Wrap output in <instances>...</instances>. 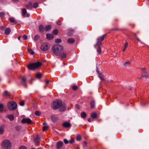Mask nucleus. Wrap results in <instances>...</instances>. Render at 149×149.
<instances>
[{"instance_id": "7", "label": "nucleus", "mask_w": 149, "mask_h": 149, "mask_svg": "<svg viewBox=\"0 0 149 149\" xmlns=\"http://www.w3.org/2000/svg\"><path fill=\"white\" fill-rule=\"evenodd\" d=\"M22 122L23 123H27L30 124L32 122V120L30 118H24L22 119Z\"/></svg>"}, {"instance_id": "28", "label": "nucleus", "mask_w": 149, "mask_h": 149, "mask_svg": "<svg viewBox=\"0 0 149 149\" xmlns=\"http://www.w3.org/2000/svg\"><path fill=\"white\" fill-rule=\"evenodd\" d=\"M128 43L127 42H126L125 43L124 45V49L123 50V52H124L125 51V49L128 46Z\"/></svg>"}, {"instance_id": "34", "label": "nucleus", "mask_w": 149, "mask_h": 149, "mask_svg": "<svg viewBox=\"0 0 149 149\" xmlns=\"http://www.w3.org/2000/svg\"><path fill=\"white\" fill-rule=\"evenodd\" d=\"M38 3L37 2L35 3L33 6V7L34 8H36L38 6Z\"/></svg>"}, {"instance_id": "36", "label": "nucleus", "mask_w": 149, "mask_h": 149, "mask_svg": "<svg viewBox=\"0 0 149 149\" xmlns=\"http://www.w3.org/2000/svg\"><path fill=\"white\" fill-rule=\"evenodd\" d=\"M35 114L37 116H40L41 114V113L40 111H36L35 112Z\"/></svg>"}, {"instance_id": "10", "label": "nucleus", "mask_w": 149, "mask_h": 149, "mask_svg": "<svg viewBox=\"0 0 149 149\" xmlns=\"http://www.w3.org/2000/svg\"><path fill=\"white\" fill-rule=\"evenodd\" d=\"M63 142L62 141H59L56 143V148L57 149H59L61 148L62 146Z\"/></svg>"}, {"instance_id": "63", "label": "nucleus", "mask_w": 149, "mask_h": 149, "mask_svg": "<svg viewBox=\"0 0 149 149\" xmlns=\"http://www.w3.org/2000/svg\"><path fill=\"white\" fill-rule=\"evenodd\" d=\"M38 149H42L41 147H39V148H38Z\"/></svg>"}, {"instance_id": "58", "label": "nucleus", "mask_w": 149, "mask_h": 149, "mask_svg": "<svg viewBox=\"0 0 149 149\" xmlns=\"http://www.w3.org/2000/svg\"><path fill=\"white\" fill-rule=\"evenodd\" d=\"M142 70L144 72H145L146 68H143L142 69Z\"/></svg>"}, {"instance_id": "20", "label": "nucleus", "mask_w": 149, "mask_h": 149, "mask_svg": "<svg viewBox=\"0 0 149 149\" xmlns=\"http://www.w3.org/2000/svg\"><path fill=\"white\" fill-rule=\"evenodd\" d=\"M6 117L10 119V120H13L14 119V117L12 115H7Z\"/></svg>"}, {"instance_id": "26", "label": "nucleus", "mask_w": 149, "mask_h": 149, "mask_svg": "<svg viewBox=\"0 0 149 149\" xmlns=\"http://www.w3.org/2000/svg\"><path fill=\"white\" fill-rule=\"evenodd\" d=\"M97 51L99 54H101V49L100 46H98V47L97 49Z\"/></svg>"}, {"instance_id": "31", "label": "nucleus", "mask_w": 149, "mask_h": 149, "mask_svg": "<svg viewBox=\"0 0 149 149\" xmlns=\"http://www.w3.org/2000/svg\"><path fill=\"white\" fill-rule=\"evenodd\" d=\"M28 52H29L31 55H33L34 54V52L33 51L32 49H28Z\"/></svg>"}, {"instance_id": "19", "label": "nucleus", "mask_w": 149, "mask_h": 149, "mask_svg": "<svg viewBox=\"0 0 149 149\" xmlns=\"http://www.w3.org/2000/svg\"><path fill=\"white\" fill-rule=\"evenodd\" d=\"M51 26L50 25H47L45 27V30L46 31H48L51 30Z\"/></svg>"}, {"instance_id": "56", "label": "nucleus", "mask_w": 149, "mask_h": 149, "mask_svg": "<svg viewBox=\"0 0 149 149\" xmlns=\"http://www.w3.org/2000/svg\"><path fill=\"white\" fill-rule=\"evenodd\" d=\"M88 120L89 122H91L92 121L91 119L90 118H88Z\"/></svg>"}, {"instance_id": "47", "label": "nucleus", "mask_w": 149, "mask_h": 149, "mask_svg": "<svg viewBox=\"0 0 149 149\" xmlns=\"http://www.w3.org/2000/svg\"><path fill=\"white\" fill-rule=\"evenodd\" d=\"M19 104L21 106H23L24 104V101H22L20 102Z\"/></svg>"}, {"instance_id": "5", "label": "nucleus", "mask_w": 149, "mask_h": 149, "mask_svg": "<svg viewBox=\"0 0 149 149\" xmlns=\"http://www.w3.org/2000/svg\"><path fill=\"white\" fill-rule=\"evenodd\" d=\"M61 104V101L56 100L54 102L52 105V107L53 109L56 110L59 108Z\"/></svg>"}, {"instance_id": "37", "label": "nucleus", "mask_w": 149, "mask_h": 149, "mask_svg": "<svg viewBox=\"0 0 149 149\" xmlns=\"http://www.w3.org/2000/svg\"><path fill=\"white\" fill-rule=\"evenodd\" d=\"M26 79L25 77H22V81L24 84L26 83Z\"/></svg>"}, {"instance_id": "42", "label": "nucleus", "mask_w": 149, "mask_h": 149, "mask_svg": "<svg viewBox=\"0 0 149 149\" xmlns=\"http://www.w3.org/2000/svg\"><path fill=\"white\" fill-rule=\"evenodd\" d=\"M74 139L73 138H72L69 141V142L70 144H72L74 142Z\"/></svg>"}, {"instance_id": "46", "label": "nucleus", "mask_w": 149, "mask_h": 149, "mask_svg": "<svg viewBox=\"0 0 149 149\" xmlns=\"http://www.w3.org/2000/svg\"><path fill=\"white\" fill-rule=\"evenodd\" d=\"M130 64V63L129 62L127 61L124 63V65L125 66L127 67V65H129Z\"/></svg>"}, {"instance_id": "6", "label": "nucleus", "mask_w": 149, "mask_h": 149, "mask_svg": "<svg viewBox=\"0 0 149 149\" xmlns=\"http://www.w3.org/2000/svg\"><path fill=\"white\" fill-rule=\"evenodd\" d=\"M50 47V44L48 43L45 42L42 44L40 47L41 49L43 51L48 50Z\"/></svg>"}, {"instance_id": "18", "label": "nucleus", "mask_w": 149, "mask_h": 149, "mask_svg": "<svg viewBox=\"0 0 149 149\" xmlns=\"http://www.w3.org/2000/svg\"><path fill=\"white\" fill-rule=\"evenodd\" d=\"M3 95L6 97H9L10 95V93L7 91H5L3 93Z\"/></svg>"}, {"instance_id": "1", "label": "nucleus", "mask_w": 149, "mask_h": 149, "mask_svg": "<svg viewBox=\"0 0 149 149\" xmlns=\"http://www.w3.org/2000/svg\"><path fill=\"white\" fill-rule=\"evenodd\" d=\"M64 50V47L58 44L54 45L52 48L53 53L56 56H60Z\"/></svg>"}, {"instance_id": "24", "label": "nucleus", "mask_w": 149, "mask_h": 149, "mask_svg": "<svg viewBox=\"0 0 149 149\" xmlns=\"http://www.w3.org/2000/svg\"><path fill=\"white\" fill-rule=\"evenodd\" d=\"M91 116L92 118H95L97 116V115L96 113H93L91 114Z\"/></svg>"}, {"instance_id": "62", "label": "nucleus", "mask_w": 149, "mask_h": 149, "mask_svg": "<svg viewBox=\"0 0 149 149\" xmlns=\"http://www.w3.org/2000/svg\"><path fill=\"white\" fill-rule=\"evenodd\" d=\"M38 38H34V40L36 41L38 40Z\"/></svg>"}, {"instance_id": "4", "label": "nucleus", "mask_w": 149, "mask_h": 149, "mask_svg": "<svg viewBox=\"0 0 149 149\" xmlns=\"http://www.w3.org/2000/svg\"><path fill=\"white\" fill-rule=\"evenodd\" d=\"M7 107L10 110H14L17 108V104L14 101H9L7 104Z\"/></svg>"}, {"instance_id": "12", "label": "nucleus", "mask_w": 149, "mask_h": 149, "mask_svg": "<svg viewBox=\"0 0 149 149\" xmlns=\"http://www.w3.org/2000/svg\"><path fill=\"white\" fill-rule=\"evenodd\" d=\"M34 141L35 143L38 144L40 141V138L38 135L34 139Z\"/></svg>"}, {"instance_id": "17", "label": "nucleus", "mask_w": 149, "mask_h": 149, "mask_svg": "<svg viewBox=\"0 0 149 149\" xmlns=\"http://www.w3.org/2000/svg\"><path fill=\"white\" fill-rule=\"evenodd\" d=\"M51 119L54 122L56 121L58 119V118L55 115H53L52 116Z\"/></svg>"}, {"instance_id": "32", "label": "nucleus", "mask_w": 149, "mask_h": 149, "mask_svg": "<svg viewBox=\"0 0 149 149\" xmlns=\"http://www.w3.org/2000/svg\"><path fill=\"white\" fill-rule=\"evenodd\" d=\"M36 77L38 79H40L41 77V74L40 73H37L36 74Z\"/></svg>"}, {"instance_id": "39", "label": "nucleus", "mask_w": 149, "mask_h": 149, "mask_svg": "<svg viewBox=\"0 0 149 149\" xmlns=\"http://www.w3.org/2000/svg\"><path fill=\"white\" fill-rule=\"evenodd\" d=\"M10 20L11 22H12V23L16 22V21H15V20L13 18H10Z\"/></svg>"}, {"instance_id": "14", "label": "nucleus", "mask_w": 149, "mask_h": 149, "mask_svg": "<svg viewBox=\"0 0 149 149\" xmlns=\"http://www.w3.org/2000/svg\"><path fill=\"white\" fill-rule=\"evenodd\" d=\"M39 30L40 32H43L45 31V28H44V26L41 24L39 26Z\"/></svg>"}, {"instance_id": "60", "label": "nucleus", "mask_w": 149, "mask_h": 149, "mask_svg": "<svg viewBox=\"0 0 149 149\" xmlns=\"http://www.w3.org/2000/svg\"><path fill=\"white\" fill-rule=\"evenodd\" d=\"M48 40H52L53 38H47Z\"/></svg>"}, {"instance_id": "43", "label": "nucleus", "mask_w": 149, "mask_h": 149, "mask_svg": "<svg viewBox=\"0 0 149 149\" xmlns=\"http://www.w3.org/2000/svg\"><path fill=\"white\" fill-rule=\"evenodd\" d=\"M19 149H27V148L25 146H21L19 148Z\"/></svg>"}, {"instance_id": "51", "label": "nucleus", "mask_w": 149, "mask_h": 149, "mask_svg": "<svg viewBox=\"0 0 149 149\" xmlns=\"http://www.w3.org/2000/svg\"><path fill=\"white\" fill-rule=\"evenodd\" d=\"M5 29V27L3 26H2L0 27V29L1 30H3Z\"/></svg>"}, {"instance_id": "41", "label": "nucleus", "mask_w": 149, "mask_h": 149, "mask_svg": "<svg viewBox=\"0 0 149 149\" xmlns=\"http://www.w3.org/2000/svg\"><path fill=\"white\" fill-rule=\"evenodd\" d=\"M78 88V87L76 85H74L72 87V89L73 90H76Z\"/></svg>"}, {"instance_id": "57", "label": "nucleus", "mask_w": 149, "mask_h": 149, "mask_svg": "<svg viewBox=\"0 0 149 149\" xmlns=\"http://www.w3.org/2000/svg\"><path fill=\"white\" fill-rule=\"evenodd\" d=\"M13 1L15 2H17L19 1V0H13Z\"/></svg>"}, {"instance_id": "49", "label": "nucleus", "mask_w": 149, "mask_h": 149, "mask_svg": "<svg viewBox=\"0 0 149 149\" xmlns=\"http://www.w3.org/2000/svg\"><path fill=\"white\" fill-rule=\"evenodd\" d=\"M64 142L65 144H67L68 143L69 141H68L67 139H64Z\"/></svg>"}, {"instance_id": "38", "label": "nucleus", "mask_w": 149, "mask_h": 149, "mask_svg": "<svg viewBox=\"0 0 149 149\" xmlns=\"http://www.w3.org/2000/svg\"><path fill=\"white\" fill-rule=\"evenodd\" d=\"M48 129V127L47 126H44L42 128V131H45L46 130H47Z\"/></svg>"}, {"instance_id": "21", "label": "nucleus", "mask_w": 149, "mask_h": 149, "mask_svg": "<svg viewBox=\"0 0 149 149\" xmlns=\"http://www.w3.org/2000/svg\"><path fill=\"white\" fill-rule=\"evenodd\" d=\"M90 104L92 109L94 108L95 106V102L93 100L92 101L90 102Z\"/></svg>"}, {"instance_id": "13", "label": "nucleus", "mask_w": 149, "mask_h": 149, "mask_svg": "<svg viewBox=\"0 0 149 149\" xmlns=\"http://www.w3.org/2000/svg\"><path fill=\"white\" fill-rule=\"evenodd\" d=\"M11 31L10 28H6L4 31V33L5 35H8L10 34Z\"/></svg>"}, {"instance_id": "33", "label": "nucleus", "mask_w": 149, "mask_h": 149, "mask_svg": "<svg viewBox=\"0 0 149 149\" xmlns=\"http://www.w3.org/2000/svg\"><path fill=\"white\" fill-rule=\"evenodd\" d=\"M81 137L80 135H78L77 136L76 139L78 141H80L81 140Z\"/></svg>"}, {"instance_id": "35", "label": "nucleus", "mask_w": 149, "mask_h": 149, "mask_svg": "<svg viewBox=\"0 0 149 149\" xmlns=\"http://www.w3.org/2000/svg\"><path fill=\"white\" fill-rule=\"evenodd\" d=\"M26 7L28 8H32V4L31 3H29V4L26 5Z\"/></svg>"}, {"instance_id": "3", "label": "nucleus", "mask_w": 149, "mask_h": 149, "mask_svg": "<svg viewBox=\"0 0 149 149\" xmlns=\"http://www.w3.org/2000/svg\"><path fill=\"white\" fill-rule=\"evenodd\" d=\"M42 65V63L40 62H37L36 63L29 64L27 65V68L29 69L32 70L37 68Z\"/></svg>"}, {"instance_id": "15", "label": "nucleus", "mask_w": 149, "mask_h": 149, "mask_svg": "<svg viewBox=\"0 0 149 149\" xmlns=\"http://www.w3.org/2000/svg\"><path fill=\"white\" fill-rule=\"evenodd\" d=\"M5 128L4 125H2L0 127V134H2L4 132Z\"/></svg>"}, {"instance_id": "44", "label": "nucleus", "mask_w": 149, "mask_h": 149, "mask_svg": "<svg viewBox=\"0 0 149 149\" xmlns=\"http://www.w3.org/2000/svg\"><path fill=\"white\" fill-rule=\"evenodd\" d=\"M20 126H16L15 127V129H16V130L17 131H19L20 130Z\"/></svg>"}, {"instance_id": "54", "label": "nucleus", "mask_w": 149, "mask_h": 149, "mask_svg": "<svg viewBox=\"0 0 149 149\" xmlns=\"http://www.w3.org/2000/svg\"><path fill=\"white\" fill-rule=\"evenodd\" d=\"M45 82H46V84H47L49 83V81L48 80H47L45 81Z\"/></svg>"}, {"instance_id": "61", "label": "nucleus", "mask_w": 149, "mask_h": 149, "mask_svg": "<svg viewBox=\"0 0 149 149\" xmlns=\"http://www.w3.org/2000/svg\"><path fill=\"white\" fill-rule=\"evenodd\" d=\"M22 37H25V38L27 37V36L26 35L24 34L23 36Z\"/></svg>"}, {"instance_id": "22", "label": "nucleus", "mask_w": 149, "mask_h": 149, "mask_svg": "<svg viewBox=\"0 0 149 149\" xmlns=\"http://www.w3.org/2000/svg\"><path fill=\"white\" fill-rule=\"evenodd\" d=\"M55 42L56 43H60L62 42V40L60 38H58L55 40Z\"/></svg>"}, {"instance_id": "50", "label": "nucleus", "mask_w": 149, "mask_h": 149, "mask_svg": "<svg viewBox=\"0 0 149 149\" xmlns=\"http://www.w3.org/2000/svg\"><path fill=\"white\" fill-rule=\"evenodd\" d=\"M5 15V13L3 12H1L0 13V17H1L3 16H4Z\"/></svg>"}, {"instance_id": "8", "label": "nucleus", "mask_w": 149, "mask_h": 149, "mask_svg": "<svg viewBox=\"0 0 149 149\" xmlns=\"http://www.w3.org/2000/svg\"><path fill=\"white\" fill-rule=\"evenodd\" d=\"M66 104H61L60 106L59 107V110L60 111H64L66 108Z\"/></svg>"}, {"instance_id": "2", "label": "nucleus", "mask_w": 149, "mask_h": 149, "mask_svg": "<svg viewBox=\"0 0 149 149\" xmlns=\"http://www.w3.org/2000/svg\"><path fill=\"white\" fill-rule=\"evenodd\" d=\"M1 146L3 149H10L11 143L9 140L5 139L2 141Z\"/></svg>"}, {"instance_id": "29", "label": "nucleus", "mask_w": 149, "mask_h": 149, "mask_svg": "<svg viewBox=\"0 0 149 149\" xmlns=\"http://www.w3.org/2000/svg\"><path fill=\"white\" fill-rule=\"evenodd\" d=\"M148 75L146 73H145V74L142 75V77L140 79H142L143 77L148 78Z\"/></svg>"}, {"instance_id": "52", "label": "nucleus", "mask_w": 149, "mask_h": 149, "mask_svg": "<svg viewBox=\"0 0 149 149\" xmlns=\"http://www.w3.org/2000/svg\"><path fill=\"white\" fill-rule=\"evenodd\" d=\"M87 144V142L85 141H84L83 143V145L84 146H86Z\"/></svg>"}, {"instance_id": "55", "label": "nucleus", "mask_w": 149, "mask_h": 149, "mask_svg": "<svg viewBox=\"0 0 149 149\" xmlns=\"http://www.w3.org/2000/svg\"><path fill=\"white\" fill-rule=\"evenodd\" d=\"M76 107L77 109H79V108H80V107H79V105L77 104L76 105Z\"/></svg>"}, {"instance_id": "9", "label": "nucleus", "mask_w": 149, "mask_h": 149, "mask_svg": "<svg viewBox=\"0 0 149 149\" xmlns=\"http://www.w3.org/2000/svg\"><path fill=\"white\" fill-rule=\"evenodd\" d=\"M62 125L63 127H70L71 126L70 123L67 122H65L63 123Z\"/></svg>"}, {"instance_id": "45", "label": "nucleus", "mask_w": 149, "mask_h": 149, "mask_svg": "<svg viewBox=\"0 0 149 149\" xmlns=\"http://www.w3.org/2000/svg\"><path fill=\"white\" fill-rule=\"evenodd\" d=\"M47 37H53L52 34L48 33L46 34Z\"/></svg>"}, {"instance_id": "64", "label": "nucleus", "mask_w": 149, "mask_h": 149, "mask_svg": "<svg viewBox=\"0 0 149 149\" xmlns=\"http://www.w3.org/2000/svg\"><path fill=\"white\" fill-rule=\"evenodd\" d=\"M27 38H24V40H26L27 39Z\"/></svg>"}, {"instance_id": "40", "label": "nucleus", "mask_w": 149, "mask_h": 149, "mask_svg": "<svg viewBox=\"0 0 149 149\" xmlns=\"http://www.w3.org/2000/svg\"><path fill=\"white\" fill-rule=\"evenodd\" d=\"M58 29H55L53 31V33L54 35H56L58 34Z\"/></svg>"}, {"instance_id": "27", "label": "nucleus", "mask_w": 149, "mask_h": 149, "mask_svg": "<svg viewBox=\"0 0 149 149\" xmlns=\"http://www.w3.org/2000/svg\"><path fill=\"white\" fill-rule=\"evenodd\" d=\"M4 109L3 105V104L0 103V112H2Z\"/></svg>"}, {"instance_id": "30", "label": "nucleus", "mask_w": 149, "mask_h": 149, "mask_svg": "<svg viewBox=\"0 0 149 149\" xmlns=\"http://www.w3.org/2000/svg\"><path fill=\"white\" fill-rule=\"evenodd\" d=\"M60 55H61V57L62 58H65L66 56V54L65 53L61 54Z\"/></svg>"}, {"instance_id": "25", "label": "nucleus", "mask_w": 149, "mask_h": 149, "mask_svg": "<svg viewBox=\"0 0 149 149\" xmlns=\"http://www.w3.org/2000/svg\"><path fill=\"white\" fill-rule=\"evenodd\" d=\"M86 116V114L85 112H82L81 113V116L82 118H85Z\"/></svg>"}, {"instance_id": "11", "label": "nucleus", "mask_w": 149, "mask_h": 149, "mask_svg": "<svg viewBox=\"0 0 149 149\" xmlns=\"http://www.w3.org/2000/svg\"><path fill=\"white\" fill-rule=\"evenodd\" d=\"M104 38H98L97 40V44L99 46L101 45L102 41L103 40Z\"/></svg>"}, {"instance_id": "53", "label": "nucleus", "mask_w": 149, "mask_h": 149, "mask_svg": "<svg viewBox=\"0 0 149 149\" xmlns=\"http://www.w3.org/2000/svg\"><path fill=\"white\" fill-rule=\"evenodd\" d=\"M107 36V33H105L104 34H103L102 36V37H104L105 36Z\"/></svg>"}, {"instance_id": "16", "label": "nucleus", "mask_w": 149, "mask_h": 149, "mask_svg": "<svg viewBox=\"0 0 149 149\" xmlns=\"http://www.w3.org/2000/svg\"><path fill=\"white\" fill-rule=\"evenodd\" d=\"M75 40L73 38H70L68 39L67 42L69 44H72L74 42Z\"/></svg>"}, {"instance_id": "48", "label": "nucleus", "mask_w": 149, "mask_h": 149, "mask_svg": "<svg viewBox=\"0 0 149 149\" xmlns=\"http://www.w3.org/2000/svg\"><path fill=\"white\" fill-rule=\"evenodd\" d=\"M74 31V29H72L70 30V32H69V34H70L73 33Z\"/></svg>"}, {"instance_id": "59", "label": "nucleus", "mask_w": 149, "mask_h": 149, "mask_svg": "<svg viewBox=\"0 0 149 149\" xmlns=\"http://www.w3.org/2000/svg\"><path fill=\"white\" fill-rule=\"evenodd\" d=\"M57 24H58V25H60L61 24V23L60 22H57Z\"/></svg>"}, {"instance_id": "23", "label": "nucleus", "mask_w": 149, "mask_h": 149, "mask_svg": "<svg viewBox=\"0 0 149 149\" xmlns=\"http://www.w3.org/2000/svg\"><path fill=\"white\" fill-rule=\"evenodd\" d=\"M22 15L23 16H24L27 13L26 10L25 8L22 9Z\"/></svg>"}]
</instances>
